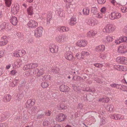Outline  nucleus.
<instances>
[{"instance_id":"14","label":"nucleus","mask_w":127,"mask_h":127,"mask_svg":"<svg viewBox=\"0 0 127 127\" xmlns=\"http://www.w3.org/2000/svg\"><path fill=\"white\" fill-rule=\"evenodd\" d=\"M19 5H15L12 8L11 11L14 14H17L19 10Z\"/></svg>"},{"instance_id":"24","label":"nucleus","mask_w":127,"mask_h":127,"mask_svg":"<svg viewBox=\"0 0 127 127\" xmlns=\"http://www.w3.org/2000/svg\"><path fill=\"white\" fill-rule=\"evenodd\" d=\"M84 91H86L87 92H94L95 91V90L94 87H87L85 89Z\"/></svg>"},{"instance_id":"27","label":"nucleus","mask_w":127,"mask_h":127,"mask_svg":"<svg viewBox=\"0 0 127 127\" xmlns=\"http://www.w3.org/2000/svg\"><path fill=\"white\" fill-rule=\"evenodd\" d=\"M90 9L88 8H85L83 10V14L85 15H88L89 13Z\"/></svg>"},{"instance_id":"6","label":"nucleus","mask_w":127,"mask_h":127,"mask_svg":"<svg viewBox=\"0 0 127 127\" xmlns=\"http://www.w3.org/2000/svg\"><path fill=\"white\" fill-rule=\"evenodd\" d=\"M86 22L88 24L92 26L96 25L98 23V21L95 19H87Z\"/></svg>"},{"instance_id":"45","label":"nucleus","mask_w":127,"mask_h":127,"mask_svg":"<svg viewBox=\"0 0 127 127\" xmlns=\"http://www.w3.org/2000/svg\"><path fill=\"white\" fill-rule=\"evenodd\" d=\"M15 34L17 36L18 38H21L23 36V34L20 32H16Z\"/></svg>"},{"instance_id":"60","label":"nucleus","mask_w":127,"mask_h":127,"mask_svg":"<svg viewBox=\"0 0 127 127\" xmlns=\"http://www.w3.org/2000/svg\"><path fill=\"white\" fill-rule=\"evenodd\" d=\"M18 55V57H20L22 56V54H21V51L20 50H19L17 51Z\"/></svg>"},{"instance_id":"15","label":"nucleus","mask_w":127,"mask_h":127,"mask_svg":"<svg viewBox=\"0 0 127 127\" xmlns=\"http://www.w3.org/2000/svg\"><path fill=\"white\" fill-rule=\"evenodd\" d=\"M11 23L13 25H16L18 23V20L17 18L15 16H12L10 19Z\"/></svg>"},{"instance_id":"55","label":"nucleus","mask_w":127,"mask_h":127,"mask_svg":"<svg viewBox=\"0 0 127 127\" xmlns=\"http://www.w3.org/2000/svg\"><path fill=\"white\" fill-rule=\"evenodd\" d=\"M96 17L99 18H101L103 17V15L101 13H99L96 15Z\"/></svg>"},{"instance_id":"19","label":"nucleus","mask_w":127,"mask_h":127,"mask_svg":"<svg viewBox=\"0 0 127 127\" xmlns=\"http://www.w3.org/2000/svg\"><path fill=\"white\" fill-rule=\"evenodd\" d=\"M105 46L103 45H100L97 46L96 48V50L99 52H102L105 49Z\"/></svg>"},{"instance_id":"4","label":"nucleus","mask_w":127,"mask_h":127,"mask_svg":"<svg viewBox=\"0 0 127 127\" xmlns=\"http://www.w3.org/2000/svg\"><path fill=\"white\" fill-rule=\"evenodd\" d=\"M121 16V14L118 12H114L111 13L109 15L110 19L114 20L120 18Z\"/></svg>"},{"instance_id":"42","label":"nucleus","mask_w":127,"mask_h":127,"mask_svg":"<svg viewBox=\"0 0 127 127\" xmlns=\"http://www.w3.org/2000/svg\"><path fill=\"white\" fill-rule=\"evenodd\" d=\"M38 71H37V76H39L43 74L44 73L43 70L41 69L40 70L38 69Z\"/></svg>"},{"instance_id":"16","label":"nucleus","mask_w":127,"mask_h":127,"mask_svg":"<svg viewBox=\"0 0 127 127\" xmlns=\"http://www.w3.org/2000/svg\"><path fill=\"white\" fill-rule=\"evenodd\" d=\"M69 87L66 85H62L60 86V88L61 91L63 92H66L69 90Z\"/></svg>"},{"instance_id":"39","label":"nucleus","mask_w":127,"mask_h":127,"mask_svg":"<svg viewBox=\"0 0 127 127\" xmlns=\"http://www.w3.org/2000/svg\"><path fill=\"white\" fill-rule=\"evenodd\" d=\"M72 79L74 80L77 81H79L82 80V78L79 76H73V77Z\"/></svg>"},{"instance_id":"22","label":"nucleus","mask_w":127,"mask_h":127,"mask_svg":"<svg viewBox=\"0 0 127 127\" xmlns=\"http://www.w3.org/2000/svg\"><path fill=\"white\" fill-rule=\"evenodd\" d=\"M57 14L58 15L61 17H63L64 15L63 10L61 8H59L58 10Z\"/></svg>"},{"instance_id":"21","label":"nucleus","mask_w":127,"mask_h":127,"mask_svg":"<svg viewBox=\"0 0 127 127\" xmlns=\"http://www.w3.org/2000/svg\"><path fill=\"white\" fill-rule=\"evenodd\" d=\"M11 98V96L10 95H5L3 98V100L4 102H7L9 101Z\"/></svg>"},{"instance_id":"25","label":"nucleus","mask_w":127,"mask_h":127,"mask_svg":"<svg viewBox=\"0 0 127 127\" xmlns=\"http://www.w3.org/2000/svg\"><path fill=\"white\" fill-rule=\"evenodd\" d=\"M27 11L29 15H32L33 14V7L32 6H30L27 9Z\"/></svg>"},{"instance_id":"51","label":"nucleus","mask_w":127,"mask_h":127,"mask_svg":"<svg viewBox=\"0 0 127 127\" xmlns=\"http://www.w3.org/2000/svg\"><path fill=\"white\" fill-rule=\"evenodd\" d=\"M63 38L62 41L63 42H64L66 41L68 39V36L66 35H63Z\"/></svg>"},{"instance_id":"54","label":"nucleus","mask_w":127,"mask_h":127,"mask_svg":"<svg viewBox=\"0 0 127 127\" xmlns=\"http://www.w3.org/2000/svg\"><path fill=\"white\" fill-rule=\"evenodd\" d=\"M82 55L83 56H87L89 54V53L87 52L83 51L82 52Z\"/></svg>"},{"instance_id":"62","label":"nucleus","mask_w":127,"mask_h":127,"mask_svg":"<svg viewBox=\"0 0 127 127\" xmlns=\"http://www.w3.org/2000/svg\"><path fill=\"white\" fill-rule=\"evenodd\" d=\"M83 94L84 95L83 96L84 98V100L87 101L89 100L87 98V95L86 93H85V94H84V93Z\"/></svg>"},{"instance_id":"41","label":"nucleus","mask_w":127,"mask_h":127,"mask_svg":"<svg viewBox=\"0 0 127 127\" xmlns=\"http://www.w3.org/2000/svg\"><path fill=\"white\" fill-rule=\"evenodd\" d=\"M42 77L43 78L42 79L45 80H50V76L48 75H45Z\"/></svg>"},{"instance_id":"34","label":"nucleus","mask_w":127,"mask_h":127,"mask_svg":"<svg viewBox=\"0 0 127 127\" xmlns=\"http://www.w3.org/2000/svg\"><path fill=\"white\" fill-rule=\"evenodd\" d=\"M63 35H59L57 36L56 37V41L59 42H62V41Z\"/></svg>"},{"instance_id":"50","label":"nucleus","mask_w":127,"mask_h":127,"mask_svg":"<svg viewBox=\"0 0 127 127\" xmlns=\"http://www.w3.org/2000/svg\"><path fill=\"white\" fill-rule=\"evenodd\" d=\"M121 10L123 12H127V7H122L121 8Z\"/></svg>"},{"instance_id":"9","label":"nucleus","mask_w":127,"mask_h":127,"mask_svg":"<svg viewBox=\"0 0 127 127\" xmlns=\"http://www.w3.org/2000/svg\"><path fill=\"white\" fill-rule=\"evenodd\" d=\"M37 23L34 20H31L27 24L29 28H35L37 26Z\"/></svg>"},{"instance_id":"40","label":"nucleus","mask_w":127,"mask_h":127,"mask_svg":"<svg viewBox=\"0 0 127 127\" xmlns=\"http://www.w3.org/2000/svg\"><path fill=\"white\" fill-rule=\"evenodd\" d=\"M31 68V64L25 65L23 67L24 69L25 70H27Z\"/></svg>"},{"instance_id":"48","label":"nucleus","mask_w":127,"mask_h":127,"mask_svg":"<svg viewBox=\"0 0 127 127\" xmlns=\"http://www.w3.org/2000/svg\"><path fill=\"white\" fill-rule=\"evenodd\" d=\"M31 68H33L37 67L38 65L37 63H32L31 64Z\"/></svg>"},{"instance_id":"58","label":"nucleus","mask_w":127,"mask_h":127,"mask_svg":"<svg viewBox=\"0 0 127 127\" xmlns=\"http://www.w3.org/2000/svg\"><path fill=\"white\" fill-rule=\"evenodd\" d=\"M49 124V122L47 120H44L43 123V125L44 126H47Z\"/></svg>"},{"instance_id":"13","label":"nucleus","mask_w":127,"mask_h":127,"mask_svg":"<svg viewBox=\"0 0 127 127\" xmlns=\"http://www.w3.org/2000/svg\"><path fill=\"white\" fill-rule=\"evenodd\" d=\"M51 72L54 74H59L61 72L60 69L57 67H52L51 68Z\"/></svg>"},{"instance_id":"11","label":"nucleus","mask_w":127,"mask_h":127,"mask_svg":"<svg viewBox=\"0 0 127 127\" xmlns=\"http://www.w3.org/2000/svg\"><path fill=\"white\" fill-rule=\"evenodd\" d=\"M87 43V41L85 40H79L77 43V45L80 47L86 46Z\"/></svg>"},{"instance_id":"26","label":"nucleus","mask_w":127,"mask_h":127,"mask_svg":"<svg viewBox=\"0 0 127 127\" xmlns=\"http://www.w3.org/2000/svg\"><path fill=\"white\" fill-rule=\"evenodd\" d=\"M52 13L50 12L47 15V24H49L50 23V20L52 19Z\"/></svg>"},{"instance_id":"10","label":"nucleus","mask_w":127,"mask_h":127,"mask_svg":"<svg viewBox=\"0 0 127 127\" xmlns=\"http://www.w3.org/2000/svg\"><path fill=\"white\" fill-rule=\"evenodd\" d=\"M66 117L65 115L60 113L57 115L56 118L57 121L61 122L64 121L66 118Z\"/></svg>"},{"instance_id":"8","label":"nucleus","mask_w":127,"mask_h":127,"mask_svg":"<svg viewBox=\"0 0 127 127\" xmlns=\"http://www.w3.org/2000/svg\"><path fill=\"white\" fill-rule=\"evenodd\" d=\"M112 119H115L116 120H124L125 119L124 117L120 114H115L111 116Z\"/></svg>"},{"instance_id":"63","label":"nucleus","mask_w":127,"mask_h":127,"mask_svg":"<svg viewBox=\"0 0 127 127\" xmlns=\"http://www.w3.org/2000/svg\"><path fill=\"white\" fill-rule=\"evenodd\" d=\"M99 57L103 59H104L105 58V55L102 53H100L99 55Z\"/></svg>"},{"instance_id":"52","label":"nucleus","mask_w":127,"mask_h":127,"mask_svg":"<svg viewBox=\"0 0 127 127\" xmlns=\"http://www.w3.org/2000/svg\"><path fill=\"white\" fill-rule=\"evenodd\" d=\"M72 6V5L71 4V3L67 2L66 4V7L67 9L71 8Z\"/></svg>"},{"instance_id":"64","label":"nucleus","mask_w":127,"mask_h":127,"mask_svg":"<svg viewBox=\"0 0 127 127\" xmlns=\"http://www.w3.org/2000/svg\"><path fill=\"white\" fill-rule=\"evenodd\" d=\"M51 114V112L50 110H48L47 112L45 113V114L47 116H50Z\"/></svg>"},{"instance_id":"30","label":"nucleus","mask_w":127,"mask_h":127,"mask_svg":"<svg viewBox=\"0 0 127 127\" xmlns=\"http://www.w3.org/2000/svg\"><path fill=\"white\" fill-rule=\"evenodd\" d=\"M69 30L68 28L67 27L64 26L62 27L59 29V30L60 32H65L68 31Z\"/></svg>"},{"instance_id":"2","label":"nucleus","mask_w":127,"mask_h":127,"mask_svg":"<svg viewBox=\"0 0 127 127\" xmlns=\"http://www.w3.org/2000/svg\"><path fill=\"white\" fill-rule=\"evenodd\" d=\"M43 31V28L41 26H39L36 29L35 31L34 35L37 37H41Z\"/></svg>"},{"instance_id":"36","label":"nucleus","mask_w":127,"mask_h":127,"mask_svg":"<svg viewBox=\"0 0 127 127\" xmlns=\"http://www.w3.org/2000/svg\"><path fill=\"white\" fill-rule=\"evenodd\" d=\"M6 6L9 7L11 4L12 0H4Z\"/></svg>"},{"instance_id":"44","label":"nucleus","mask_w":127,"mask_h":127,"mask_svg":"<svg viewBox=\"0 0 127 127\" xmlns=\"http://www.w3.org/2000/svg\"><path fill=\"white\" fill-rule=\"evenodd\" d=\"M45 116L44 114L42 113L40 114H37V118L39 119H40L41 118H44Z\"/></svg>"},{"instance_id":"59","label":"nucleus","mask_w":127,"mask_h":127,"mask_svg":"<svg viewBox=\"0 0 127 127\" xmlns=\"http://www.w3.org/2000/svg\"><path fill=\"white\" fill-rule=\"evenodd\" d=\"M106 11V8L104 7L102 8L101 9L100 11L103 14H104Z\"/></svg>"},{"instance_id":"49","label":"nucleus","mask_w":127,"mask_h":127,"mask_svg":"<svg viewBox=\"0 0 127 127\" xmlns=\"http://www.w3.org/2000/svg\"><path fill=\"white\" fill-rule=\"evenodd\" d=\"M38 71V69L37 68L35 69V70H33L31 71V72L32 73V75H34L36 74L37 73V71Z\"/></svg>"},{"instance_id":"43","label":"nucleus","mask_w":127,"mask_h":127,"mask_svg":"<svg viewBox=\"0 0 127 127\" xmlns=\"http://www.w3.org/2000/svg\"><path fill=\"white\" fill-rule=\"evenodd\" d=\"M109 111L110 112H113L114 111V106L113 105L109 104Z\"/></svg>"},{"instance_id":"23","label":"nucleus","mask_w":127,"mask_h":127,"mask_svg":"<svg viewBox=\"0 0 127 127\" xmlns=\"http://www.w3.org/2000/svg\"><path fill=\"white\" fill-rule=\"evenodd\" d=\"M125 59V57H118L116 59V62L118 63L123 64V61Z\"/></svg>"},{"instance_id":"20","label":"nucleus","mask_w":127,"mask_h":127,"mask_svg":"<svg viewBox=\"0 0 127 127\" xmlns=\"http://www.w3.org/2000/svg\"><path fill=\"white\" fill-rule=\"evenodd\" d=\"M34 102L32 101L31 99H29L27 100V105H26V107L27 108H30L31 107L34 105Z\"/></svg>"},{"instance_id":"12","label":"nucleus","mask_w":127,"mask_h":127,"mask_svg":"<svg viewBox=\"0 0 127 127\" xmlns=\"http://www.w3.org/2000/svg\"><path fill=\"white\" fill-rule=\"evenodd\" d=\"M64 56L66 59L69 61H71L73 59L72 53L69 51L66 52Z\"/></svg>"},{"instance_id":"46","label":"nucleus","mask_w":127,"mask_h":127,"mask_svg":"<svg viewBox=\"0 0 127 127\" xmlns=\"http://www.w3.org/2000/svg\"><path fill=\"white\" fill-rule=\"evenodd\" d=\"M94 65L96 67L100 68L102 67L103 66L102 64L97 63L94 64Z\"/></svg>"},{"instance_id":"38","label":"nucleus","mask_w":127,"mask_h":127,"mask_svg":"<svg viewBox=\"0 0 127 127\" xmlns=\"http://www.w3.org/2000/svg\"><path fill=\"white\" fill-rule=\"evenodd\" d=\"M41 86L42 88H46L49 86L48 84L46 82H43L41 84Z\"/></svg>"},{"instance_id":"56","label":"nucleus","mask_w":127,"mask_h":127,"mask_svg":"<svg viewBox=\"0 0 127 127\" xmlns=\"http://www.w3.org/2000/svg\"><path fill=\"white\" fill-rule=\"evenodd\" d=\"M120 4L121 5H124L126 4V0H125H125H120Z\"/></svg>"},{"instance_id":"61","label":"nucleus","mask_w":127,"mask_h":127,"mask_svg":"<svg viewBox=\"0 0 127 127\" xmlns=\"http://www.w3.org/2000/svg\"><path fill=\"white\" fill-rule=\"evenodd\" d=\"M98 2L99 4H104L106 1V0H98Z\"/></svg>"},{"instance_id":"53","label":"nucleus","mask_w":127,"mask_h":127,"mask_svg":"<svg viewBox=\"0 0 127 127\" xmlns=\"http://www.w3.org/2000/svg\"><path fill=\"white\" fill-rule=\"evenodd\" d=\"M117 67L119 68V70L120 71H124V66H121L120 65H117Z\"/></svg>"},{"instance_id":"32","label":"nucleus","mask_w":127,"mask_h":127,"mask_svg":"<svg viewBox=\"0 0 127 127\" xmlns=\"http://www.w3.org/2000/svg\"><path fill=\"white\" fill-rule=\"evenodd\" d=\"M98 9L95 7H92L91 8V12L94 14L95 15L98 12Z\"/></svg>"},{"instance_id":"47","label":"nucleus","mask_w":127,"mask_h":127,"mask_svg":"<svg viewBox=\"0 0 127 127\" xmlns=\"http://www.w3.org/2000/svg\"><path fill=\"white\" fill-rule=\"evenodd\" d=\"M121 88V90L127 92V87L125 86L122 85Z\"/></svg>"},{"instance_id":"33","label":"nucleus","mask_w":127,"mask_h":127,"mask_svg":"<svg viewBox=\"0 0 127 127\" xmlns=\"http://www.w3.org/2000/svg\"><path fill=\"white\" fill-rule=\"evenodd\" d=\"M119 41L120 43L123 42H127V37H126L123 36L119 38Z\"/></svg>"},{"instance_id":"29","label":"nucleus","mask_w":127,"mask_h":127,"mask_svg":"<svg viewBox=\"0 0 127 127\" xmlns=\"http://www.w3.org/2000/svg\"><path fill=\"white\" fill-rule=\"evenodd\" d=\"M96 33V32H95L93 30H91L88 32L87 34V35L88 36L91 37L95 35Z\"/></svg>"},{"instance_id":"3","label":"nucleus","mask_w":127,"mask_h":127,"mask_svg":"<svg viewBox=\"0 0 127 127\" xmlns=\"http://www.w3.org/2000/svg\"><path fill=\"white\" fill-rule=\"evenodd\" d=\"M6 80V84L9 85L10 87H14L16 86V84L14 83L13 79L11 77H9L4 79Z\"/></svg>"},{"instance_id":"7","label":"nucleus","mask_w":127,"mask_h":127,"mask_svg":"<svg viewBox=\"0 0 127 127\" xmlns=\"http://www.w3.org/2000/svg\"><path fill=\"white\" fill-rule=\"evenodd\" d=\"M8 114L7 112L5 113L0 112V122L5 120L8 117Z\"/></svg>"},{"instance_id":"17","label":"nucleus","mask_w":127,"mask_h":127,"mask_svg":"<svg viewBox=\"0 0 127 127\" xmlns=\"http://www.w3.org/2000/svg\"><path fill=\"white\" fill-rule=\"evenodd\" d=\"M57 48H56L54 44H51L49 47L50 51L51 52L53 53H55L57 51L58 48L57 47Z\"/></svg>"},{"instance_id":"37","label":"nucleus","mask_w":127,"mask_h":127,"mask_svg":"<svg viewBox=\"0 0 127 127\" xmlns=\"http://www.w3.org/2000/svg\"><path fill=\"white\" fill-rule=\"evenodd\" d=\"M106 118L104 117L101 119L100 124L101 126L103 125L105 123Z\"/></svg>"},{"instance_id":"5","label":"nucleus","mask_w":127,"mask_h":127,"mask_svg":"<svg viewBox=\"0 0 127 127\" xmlns=\"http://www.w3.org/2000/svg\"><path fill=\"white\" fill-rule=\"evenodd\" d=\"M118 50L119 52L121 53H125L127 52V44H125L122 46H120Z\"/></svg>"},{"instance_id":"1","label":"nucleus","mask_w":127,"mask_h":127,"mask_svg":"<svg viewBox=\"0 0 127 127\" xmlns=\"http://www.w3.org/2000/svg\"><path fill=\"white\" fill-rule=\"evenodd\" d=\"M115 29V26L111 24H108L103 29V31L105 33H110L114 31Z\"/></svg>"},{"instance_id":"57","label":"nucleus","mask_w":127,"mask_h":127,"mask_svg":"<svg viewBox=\"0 0 127 127\" xmlns=\"http://www.w3.org/2000/svg\"><path fill=\"white\" fill-rule=\"evenodd\" d=\"M113 39L112 36H108L107 37V40L109 41H111Z\"/></svg>"},{"instance_id":"18","label":"nucleus","mask_w":127,"mask_h":127,"mask_svg":"<svg viewBox=\"0 0 127 127\" xmlns=\"http://www.w3.org/2000/svg\"><path fill=\"white\" fill-rule=\"evenodd\" d=\"M77 23L76 19L74 16L72 17L70 20V22H69V24L71 26H73L76 24Z\"/></svg>"},{"instance_id":"35","label":"nucleus","mask_w":127,"mask_h":127,"mask_svg":"<svg viewBox=\"0 0 127 127\" xmlns=\"http://www.w3.org/2000/svg\"><path fill=\"white\" fill-rule=\"evenodd\" d=\"M8 41L7 39L2 40L0 41V46H3L6 44L8 42Z\"/></svg>"},{"instance_id":"31","label":"nucleus","mask_w":127,"mask_h":127,"mask_svg":"<svg viewBox=\"0 0 127 127\" xmlns=\"http://www.w3.org/2000/svg\"><path fill=\"white\" fill-rule=\"evenodd\" d=\"M59 109H65L67 108V107L64 104H61L58 106Z\"/></svg>"},{"instance_id":"28","label":"nucleus","mask_w":127,"mask_h":127,"mask_svg":"<svg viewBox=\"0 0 127 127\" xmlns=\"http://www.w3.org/2000/svg\"><path fill=\"white\" fill-rule=\"evenodd\" d=\"M6 24L5 22L2 23L0 25V31H3L5 30V28L6 27Z\"/></svg>"}]
</instances>
